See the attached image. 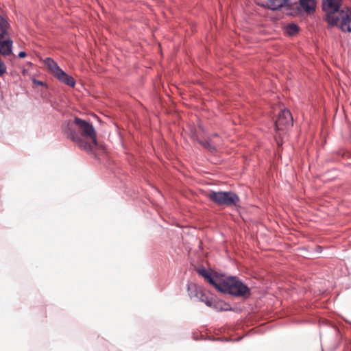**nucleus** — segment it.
Segmentation results:
<instances>
[{
  "mask_svg": "<svg viewBox=\"0 0 351 351\" xmlns=\"http://www.w3.org/2000/svg\"><path fill=\"white\" fill-rule=\"evenodd\" d=\"M197 271L220 292L243 298H248L250 295V289L236 277L223 278L216 273L212 274L205 269H198Z\"/></svg>",
  "mask_w": 351,
  "mask_h": 351,
  "instance_id": "1",
  "label": "nucleus"
},
{
  "mask_svg": "<svg viewBox=\"0 0 351 351\" xmlns=\"http://www.w3.org/2000/svg\"><path fill=\"white\" fill-rule=\"evenodd\" d=\"M206 196L219 206H237L240 200L239 196L232 191H210L206 193Z\"/></svg>",
  "mask_w": 351,
  "mask_h": 351,
  "instance_id": "2",
  "label": "nucleus"
},
{
  "mask_svg": "<svg viewBox=\"0 0 351 351\" xmlns=\"http://www.w3.org/2000/svg\"><path fill=\"white\" fill-rule=\"evenodd\" d=\"M327 22L331 27L337 26L342 32H351V8L342 9L337 16L329 15Z\"/></svg>",
  "mask_w": 351,
  "mask_h": 351,
  "instance_id": "3",
  "label": "nucleus"
},
{
  "mask_svg": "<svg viewBox=\"0 0 351 351\" xmlns=\"http://www.w3.org/2000/svg\"><path fill=\"white\" fill-rule=\"evenodd\" d=\"M43 62L47 67L49 71L62 83L65 84L71 87H73L75 84V80L70 75H67L51 58H46Z\"/></svg>",
  "mask_w": 351,
  "mask_h": 351,
  "instance_id": "4",
  "label": "nucleus"
},
{
  "mask_svg": "<svg viewBox=\"0 0 351 351\" xmlns=\"http://www.w3.org/2000/svg\"><path fill=\"white\" fill-rule=\"evenodd\" d=\"M75 123L79 126L82 132V134L90 138L94 146L97 145L96 131L94 129L92 124L89 123L85 120H82L80 118L76 117L75 119Z\"/></svg>",
  "mask_w": 351,
  "mask_h": 351,
  "instance_id": "5",
  "label": "nucleus"
},
{
  "mask_svg": "<svg viewBox=\"0 0 351 351\" xmlns=\"http://www.w3.org/2000/svg\"><path fill=\"white\" fill-rule=\"evenodd\" d=\"M293 125V118L290 112L286 109L282 110L277 120L276 121V128L278 130H284Z\"/></svg>",
  "mask_w": 351,
  "mask_h": 351,
  "instance_id": "6",
  "label": "nucleus"
},
{
  "mask_svg": "<svg viewBox=\"0 0 351 351\" xmlns=\"http://www.w3.org/2000/svg\"><path fill=\"white\" fill-rule=\"evenodd\" d=\"M64 132L67 135V137L71 138L72 141L78 145L80 147H82L84 150H88L90 148V145L85 143L79 134L73 128V125H68L64 129Z\"/></svg>",
  "mask_w": 351,
  "mask_h": 351,
  "instance_id": "7",
  "label": "nucleus"
},
{
  "mask_svg": "<svg viewBox=\"0 0 351 351\" xmlns=\"http://www.w3.org/2000/svg\"><path fill=\"white\" fill-rule=\"evenodd\" d=\"M341 4V0H324L323 8L326 12V17L332 14V16H337ZM327 21V18H326Z\"/></svg>",
  "mask_w": 351,
  "mask_h": 351,
  "instance_id": "8",
  "label": "nucleus"
},
{
  "mask_svg": "<svg viewBox=\"0 0 351 351\" xmlns=\"http://www.w3.org/2000/svg\"><path fill=\"white\" fill-rule=\"evenodd\" d=\"M12 51V41L9 35L0 34V53L3 56H9Z\"/></svg>",
  "mask_w": 351,
  "mask_h": 351,
  "instance_id": "9",
  "label": "nucleus"
},
{
  "mask_svg": "<svg viewBox=\"0 0 351 351\" xmlns=\"http://www.w3.org/2000/svg\"><path fill=\"white\" fill-rule=\"evenodd\" d=\"M289 0H267V7L272 10H278L287 5Z\"/></svg>",
  "mask_w": 351,
  "mask_h": 351,
  "instance_id": "10",
  "label": "nucleus"
},
{
  "mask_svg": "<svg viewBox=\"0 0 351 351\" xmlns=\"http://www.w3.org/2000/svg\"><path fill=\"white\" fill-rule=\"evenodd\" d=\"M219 141V138L217 134H215L212 138L206 141H200V144H202L208 152H213L215 149V145L213 144H216Z\"/></svg>",
  "mask_w": 351,
  "mask_h": 351,
  "instance_id": "11",
  "label": "nucleus"
},
{
  "mask_svg": "<svg viewBox=\"0 0 351 351\" xmlns=\"http://www.w3.org/2000/svg\"><path fill=\"white\" fill-rule=\"evenodd\" d=\"M300 4L302 8L308 12H313L316 7L315 0H300Z\"/></svg>",
  "mask_w": 351,
  "mask_h": 351,
  "instance_id": "12",
  "label": "nucleus"
},
{
  "mask_svg": "<svg viewBox=\"0 0 351 351\" xmlns=\"http://www.w3.org/2000/svg\"><path fill=\"white\" fill-rule=\"evenodd\" d=\"M285 33L289 36H295L299 32V27L293 23H289L284 27Z\"/></svg>",
  "mask_w": 351,
  "mask_h": 351,
  "instance_id": "13",
  "label": "nucleus"
},
{
  "mask_svg": "<svg viewBox=\"0 0 351 351\" xmlns=\"http://www.w3.org/2000/svg\"><path fill=\"white\" fill-rule=\"evenodd\" d=\"M9 27V24L6 20L3 18H0V29L1 32L0 34H4V35H8V28Z\"/></svg>",
  "mask_w": 351,
  "mask_h": 351,
  "instance_id": "14",
  "label": "nucleus"
},
{
  "mask_svg": "<svg viewBox=\"0 0 351 351\" xmlns=\"http://www.w3.org/2000/svg\"><path fill=\"white\" fill-rule=\"evenodd\" d=\"M205 304L208 306H210V307H213L216 309H219V310H227V308H223L221 306V302H217L216 304H214L213 301L211 300H206L205 301Z\"/></svg>",
  "mask_w": 351,
  "mask_h": 351,
  "instance_id": "15",
  "label": "nucleus"
},
{
  "mask_svg": "<svg viewBox=\"0 0 351 351\" xmlns=\"http://www.w3.org/2000/svg\"><path fill=\"white\" fill-rule=\"evenodd\" d=\"M190 135L193 140L197 139V134L193 130H191Z\"/></svg>",
  "mask_w": 351,
  "mask_h": 351,
  "instance_id": "16",
  "label": "nucleus"
},
{
  "mask_svg": "<svg viewBox=\"0 0 351 351\" xmlns=\"http://www.w3.org/2000/svg\"><path fill=\"white\" fill-rule=\"evenodd\" d=\"M32 82L34 84L38 85V86H42L43 84V83L41 81H39V80H37L35 79L32 80Z\"/></svg>",
  "mask_w": 351,
  "mask_h": 351,
  "instance_id": "17",
  "label": "nucleus"
},
{
  "mask_svg": "<svg viewBox=\"0 0 351 351\" xmlns=\"http://www.w3.org/2000/svg\"><path fill=\"white\" fill-rule=\"evenodd\" d=\"M26 56V53L25 51H21L19 53V57L20 58H25Z\"/></svg>",
  "mask_w": 351,
  "mask_h": 351,
  "instance_id": "18",
  "label": "nucleus"
},
{
  "mask_svg": "<svg viewBox=\"0 0 351 351\" xmlns=\"http://www.w3.org/2000/svg\"><path fill=\"white\" fill-rule=\"evenodd\" d=\"M23 74L26 73V71H25V70H24V71H23Z\"/></svg>",
  "mask_w": 351,
  "mask_h": 351,
  "instance_id": "19",
  "label": "nucleus"
}]
</instances>
